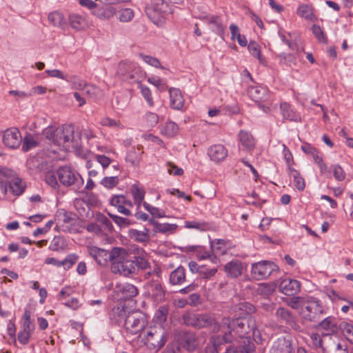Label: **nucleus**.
I'll return each instance as SVG.
<instances>
[{
	"label": "nucleus",
	"mask_w": 353,
	"mask_h": 353,
	"mask_svg": "<svg viewBox=\"0 0 353 353\" xmlns=\"http://www.w3.org/2000/svg\"><path fill=\"white\" fill-rule=\"evenodd\" d=\"M217 272L216 268H206L205 267H202L201 270L199 271V276L200 278L203 279H209L213 276L215 275V274Z\"/></svg>",
	"instance_id": "56"
},
{
	"label": "nucleus",
	"mask_w": 353,
	"mask_h": 353,
	"mask_svg": "<svg viewBox=\"0 0 353 353\" xmlns=\"http://www.w3.org/2000/svg\"><path fill=\"white\" fill-rule=\"evenodd\" d=\"M117 74L125 81L137 83L141 82L146 75L145 72L137 63L127 61L119 62Z\"/></svg>",
	"instance_id": "6"
},
{
	"label": "nucleus",
	"mask_w": 353,
	"mask_h": 353,
	"mask_svg": "<svg viewBox=\"0 0 353 353\" xmlns=\"http://www.w3.org/2000/svg\"><path fill=\"white\" fill-rule=\"evenodd\" d=\"M69 21L70 26L76 30H80L85 25V19L77 14H70Z\"/></svg>",
	"instance_id": "37"
},
{
	"label": "nucleus",
	"mask_w": 353,
	"mask_h": 353,
	"mask_svg": "<svg viewBox=\"0 0 353 353\" xmlns=\"http://www.w3.org/2000/svg\"><path fill=\"white\" fill-rule=\"evenodd\" d=\"M166 166L168 168V172L170 174L180 176L182 175L183 173V169L178 168L176 165L173 164L171 162H168L166 163Z\"/></svg>",
	"instance_id": "62"
},
{
	"label": "nucleus",
	"mask_w": 353,
	"mask_h": 353,
	"mask_svg": "<svg viewBox=\"0 0 353 353\" xmlns=\"http://www.w3.org/2000/svg\"><path fill=\"white\" fill-rule=\"evenodd\" d=\"M183 323L196 329L209 328L212 332L216 333L221 327V322L219 323L214 314L186 312L182 317Z\"/></svg>",
	"instance_id": "4"
},
{
	"label": "nucleus",
	"mask_w": 353,
	"mask_h": 353,
	"mask_svg": "<svg viewBox=\"0 0 353 353\" xmlns=\"http://www.w3.org/2000/svg\"><path fill=\"white\" fill-rule=\"evenodd\" d=\"M69 81L71 82L72 85V88L76 90H84L85 87L86 86L87 83L86 82L81 79H79L77 77H72Z\"/></svg>",
	"instance_id": "61"
},
{
	"label": "nucleus",
	"mask_w": 353,
	"mask_h": 353,
	"mask_svg": "<svg viewBox=\"0 0 353 353\" xmlns=\"http://www.w3.org/2000/svg\"><path fill=\"white\" fill-rule=\"evenodd\" d=\"M139 87L141 90L142 95L145 99L149 105L153 106L154 102L150 90L148 87L141 84V82L139 83Z\"/></svg>",
	"instance_id": "52"
},
{
	"label": "nucleus",
	"mask_w": 353,
	"mask_h": 353,
	"mask_svg": "<svg viewBox=\"0 0 353 353\" xmlns=\"http://www.w3.org/2000/svg\"><path fill=\"white\" fill-rule=\"evenodd\" d=\"M48 20L53 26L61 28L63 27L66 23L63 15L58 11L50 12L48 14Z\"/></svg>",
	"instance_id": "32"
},
{
	"label": "nucleus",
	"mask_w": 353,
	"mask_h": 353,
	"mask_svg": "<svg viewBox=\"0 0 353 353\" xmlns=\"http://www.w3.org/2000/svg\"><path fill=\"white\" fill-rule=\"evenodd\" d=\"M84 90L85 94L91 98H95L99 96L101 93V90L93 85H86Z\"/></svg>",
	"instance_id": "53"
},
{
	"label": "nucleus",
	"mask_w": 353,
	"mask_h": 353,
	"mask_svg": "<svg viewBox=\"0 0 353 353\" xmlns=\"http://www.w3.org/2000/svg\"><path fill=\"white\" fill-rule=\"evenodd\" d=\"M134 11L130 8L121 9L118 12V19L121 22H129L134 17Z\"/></svg>",
	"instance_id": "41"
},
{
	"label": "nucleus",
	"mask_w": 353,
	"mask_h": 353,
	"mask_svg": "<svg viewBox=\"0 0 353 353\" xmlns=\"http://www.w3.org/2000/svg\"><path fill=\"white\" fill-rule=\"evenodd\" d=\"M170 105L173 109L181 110L184 105V99L181 91L177 88H170Z\"/></svg>",
	"instance_id": "24"
},
{
	"label": "nucleus",
	"mask_w": 353,
	"mask_h": 353,
	"mask_svg": "<svg viewBox=\"0 0 353 353\" xmlns=\"http://www.w3.org/2000/svg\"><path fill=\"white\" fill-rule=\"evenodd\" d=\"M306 298L301 296H293L288 299H284L285 303L294 310H299V312L303 307Z\"/></svg>",
	"instance_id": "35"
},
{
	"label": "nucleus",
	"mask_w": 353,
	"mask_h": 353,
	"mask_svg": "<svg viewBox=\"0 0 353 353\" xmlns=\"http://www.w3.org/2000/svg\"><path fill=\"white\" fill-rule=\"evenodd\" d=\"M139 57L142 59V60L145 63H148V65H150L157 68H163L161 65V63H160L159 60L158 59H157L156 57H151L149 55H145L142 53L139 54Z\"/></svg>",
	"instance_id": "47"
},
{
	"label": "nucleus",
	"mask_w": 353,
	"mask_h": 353,
	"mask_svg": "<svg viewBox=\"0 0 353 353\" xmlns=\"http://www.w3.org/2000/svg\"><path fill=\"white\" fill-rule=\"evenodd\" d=\"M37 145L38 142L35 138L32 135L28 134L23 138L22 149L23 151L27 152L36 147Z\"/></svg>",
	"instance_id": "40"
},
{
	"label": "nucleus",
	"mask_w": 353,
	"mask_h": 353,
	"mask_svg": "<svg viewBox=\"0 0 353 353\" xmlns=\"http://www.w3.org/2000/svg\"><path fill=\"white\" fill-rule=\"evenodd\" d=\"M227 243L223 239H216L211 242L210 247L211 250L216 251L218 254H225L226 253L225 250H222V246H225Z\"/></svg>",
	"instance_id": "46"
},
{
	"label": "nucleus",
	"mask_w": 353,
	"mask_h": 353,
	"mask_svg": "<svg viewBox=\"0 0 353 353\" xmlns=\"http://www.w3.org/2000/svg\"><path fill=\"white\" fill-rule=\"evenodd\" d=\"M149 222L154 226V232L159 233L174 232L176 228L177 225L170 223H159L158 221L153 219H150Z\"/></svg>",
	"instance_id": "26"
},
{
	"label": "nucleus",
	"mask_w": 353,
	"mask_h": 353,
	"mask_svg": "<svg viewBox=\"0 0 353 353\" xmlns=\"http://www.w3.org/2000/svg\"><path fill=\"white\" fill-rule=\"evenodd\" d=\"M239 136L240 142L247 150H252L254 147V139L252 134L248 132L241 130L240 131Z\"/></svg>",
	"instance_id": "31"
},
{
	"label": "nucleus",
	"mask_w": 353,
	"mask_h": 353,
	"mask_svg": "<svg viewBox=\"0 0 353 353\" xmlns=\"http://www.w3.org/2000/svg\"><path fill=\"white\" fill-rule=\"evenodd\" d=\"M209 23L214 26V31L219 35H222L224 32V28L221 21L218 16H212L209 20Z\"/></svg>",
	"instance_id": "43"
},
{
	"label": "nucleus",
	"mask_w": 353,
	"mask_h": 353,
	"mask_svg": "<svg viewBox=\"0 0 353 353\" xmlns=\"http://www.w3.org/2000/svg\"><path fill=\"white\" fill-rule=\"evenodd\" d=\"M112 255L113 261L111 263V270L114 274L128 276L138 274L140 271L150 268L148 254L139 247L132 248L129 251L115 247Z\"/></svg>",
	"instance_id": "1"
},
{
	"label": "nucleus",
	"mask_w": 353,
	"mask_h": 353,
	"mask_svg": "<svg viewBox=\"0 0 353 353\" xmlns=\"http://www.w3.org/2000/svg\"><path fill=\"white\" fill-rule=\"evenodd\" d=\"M318 327L331 332H334L337 330V327L334 322L333 319L330 316L325 318L323 321H321L319 323Z\"/></svg>",
	"instance_id": "38"
},
{
	"label": "nucleus",
	"mask_w": 353,
	"mask_h": 353,
	"mask_svg": "<svg viewBox=\"0 0 353 353\" xmlns=\"http://www.w3.org/2000/svg\"><path fill=\"white\" fill-rule=\"evenodd\" d=\"M42 134L46 139L63 151H75L81 145V136L79 132H75L72 125L57 128L49 126L43 130Z\"/></svg>",
	"instance_id": "3"
},
{
	"label": "nucleus",
	"mask_w": 353,
	"mask_h": 353,
	"mask_svg": "<svg viewBox=\"0 0 353 353\" xmlns=\"http://www.w3.org/2000/svg\"><path fill=\"white\" fill-rule=\"evenodd\" d=\"M139 337L148 348L154 350H159L166 341L161 326L147 327L139 334Z\"/></svg>",
	"instance_id": "7"
},
{
	"label": "nucleus",
	"mask_w": 353,
	"mask_h": 353,
	"mask_svg": "<svg viewBox=\"0 0 353 353\" xmlns=\"http://www.w3.org/2000/svg\"><path fill=\"white\" fill-rule=\"evenodd\" d=\"M116 288L117 294L121 299H132L139 293L137 288L130 283L120 284L117 285Z\"/></svg>",
	"instance_id": "20"
},
{
	"label": "nucleus",
	"mask_w": 353,
	"mask_h": 353,
	"mask_svg": "<svg viewBox=\"0 0 353 353\" xmlns=\"http://www.w3.org/2000/svg\"><path fill=\"white\" fill-rule=\"evenodd\" d=\"M312 29V32L320 42L327 43V37L319 26L314 25Z\"/></svg>",
	"instance_id": "58"
},
{
	"label": "nucleus",
	"mask_w": 353,
	"mask_h": 353,
	"mask_svg": "<svg viewBox=\"0 0 353 353\" xmlns=\"http://www.w3.org/2000/svg\"><path fill=\"white\" fill-rule=\"evenodd\" d=\"M95 159L97 162L101 165L103 169L108 168L111 163V159L105 155L97 154Z\"/></svg>",
	"instance_id": "64"
},
{
	"label": "nucleus",
	"mask_w": 353,
	"mask_h": 353,
	"mask_svg": "<svg viewBox=\"0 0 353 353\" xmlns=\"http://www.w3.org/2000/svg\"><path fill=\"white\" fill-rule=\"evenodd\" d=\"M147 296L155 303L159 304L165 300V290L161 281L152 279L145 285Z\"/></svg>",
	"instance_id": "14"
},
{
	"label": "nucleus",
	"mask_w": 353,
	"mask_h": 353,
	"mask_svg": "<svg viewBox=\"0 0 353 353\" xmlns=\"http://www.w3.org/2000/svg\"><path fill=\"white\" fill-rule=\"evenodd\" d=\"M186 281L185 270L181 265L176 268L170 274L169 282L172 285H181Z\"/></svg>",
	"instance_id": "23"
},
{
	"label": "nucleus",
	"mask_w": 353,
	"mask_h": 353,
	"mask_svg": "<svg viewBox=\"0 0 353 353\" xmlns=\"http://www.w3.org/2000/svg\"><path fill=\"white\" fill-rule=\"evenodd\" d=\"M64 248V241L60 236H55L50 245V249L53 251H59L60 250L63 249Z\"/></svg>",
	"instance_id": "54"
},
{
	"label": "nucleus",
	"mask_w": 353,
	"mask_h": 353,
	"mask_svg": "<svg viewBox=\"0 0 353 353\" xmlns=\"http://www.w3.org/2000/svg\"><path fill=\"white\" fill-rule=\"evenodd\" d=\"M297 14L300 17L311 21L314 20L315 18L312 8L305 4H302L299 7Z\"/></svg>",
	"instance_id": "36"
},
{
	"label": "nucleus",
	"mask_w": 353,
	"mask_h": 353,
	"mask_svg": "<svg viewBox=\"0 0 353 353\" xmlns=\"http://www.w3.org/2000/svg\"><path fill=\"white\" fill-rule=\"evenodd\" d=\"M101 125L110 128H121V124L119 121L110 119L109 117H103L100 121Z\"/></svg>",
	"instance_id": "59"
},
{
	"label": "nucleus",
	"mask_w": 353,
	"mask_h": 353,
	"mask_svg": "<svg viewBox=\"0 0 353 353\" xmlns=\"http://www.w3.org/2000/svg\"><path fill=\"white\" fill-rule=\"evenodd\" d=\"M283 117L290 121H298L301 120L300 115L296 113L287 103H282L280 105Z\"/></svg>",
	"instance_id": "27"
},
{
	"label": "nucleus",
	"mask_w": 353,
	"mask_h": 353,
	"mask_svg": "<svg viewBox=\"0 0 353 353\" xmlns=\"http://www.w3.org/2000/svg\"><path fill=\"white\" fill-rule=\"evenodd\" d=\"M249 52L253 57H256L259 62L264 63V58L261 54L260 46L255 41H250L248 46Z\"/></svg>",
	"instance_id": "39"
},
{
	"label": "nucleus",
	"mask_w": 353,
	"mask_h": 353,
	"mask_svg": "<svg viewBox=\"0 0 353 353\" xmlns=\"http://www.w3.org/2000/svg\"><path fill=\"white\" fill-rule=\"evenodd\" d=\"M334 179L339 181H342L345 178V173L343 168L339 165H334L332 166Z\"/></svg>",
	"instance_id": "57"
},
{
	"label": "nucleus",
	"mask_w": 353,
	"mask_h": 353,
	"mask_svg": "<svg viewBox=\"0 0 353 353\" xmlns=\"http://www.w3.org/2000/svg\"><path fill=\"white\" fill-rule=\"evenodd\" d=\"M148 18L158 26L164 23L165 17L169 12V6L164 0H151L145 7Z\"/></svg>",
	"instance_id": "9"
},
{
	"label": "nucleus",
	"mask_w": 353,
	"mask_h": 353,
	"mask_svg": "<svg viewBox=\"0 0 353 353\" xmlns=\"http://www.w3.org/2000/svg\"><path fill=\"white\" fill-rule=\"evenodd\" d=\"M341 327L344 335L352 343H353V325L345 323L341 325Z\"/></svg>",
	"instance_id": "60"
},
{
	"label": "nucleus",
	"mask_w": 353,
	"mask_h": 353,
	"mask_svg": "<svg viewBox=\"0 0 353 353\" xmlns=\"http://www.w3.org/2000/svg\"><path fill=\"white\" fill-rule=\"evenodd\" d=\"M225 272L231 278H237L242 274L243 263L238 259L232 260L224 266Z\"/></svg>",
	"instance_id": "22"
},
{
	"label": "nucleus",
	"mask_w": 353,
	"mask_h": 353,
	"mask_svg": "<svg viewBox=\"0 0 353 353\" xmlns=\"http://www.w3.org/2000/svg\"><path fill=\"white\" fill-rule=\"evenodd\" d=\"M279 267L275 263L269 261H262L252 264L251 273L256 280H261L268 278L273 272H277Z\"/></svg>",
	"instance_id": "13"
},
{
	"label": "nucleus",
	"mask_w": 353,
	"mask_h": 353,
	"mask_svg": "<svg viewBox=\"0 0 353 353\" xmlns=\"http://www.w3.org/2000/svg\"><path fill=\"white\" fill-rule=\"evenodd\" d=\"M208 154L211 160L219 162L225 159L228 151L223 145L216 144L209 148Z\"/></svg>",
	"instance_id": "21"
},
{
	"label": "nucleus",
	"mask_w": 353,
	"mask_h": 353,
	"mask_svg": "<svg viewBox=\"0 0 353 353\" xmlns=\"http://www.w3.org/2000/svg\"><path fill=\"white\" fill-rule=\"evenodd\" d=\"M233 341V337L231 336L230 333L228 332H226L223 335L214 336L210 340L211 345L216 347V349L221 345Z\"/></svg>",
	"instance_id": "28"
},
{
	"label": "nucleus",
	"mask_w": 353,
	"mask_h": 353,
	"mask_svg": "<svg viewBox=\"0 0 353 353\" xmlns=\"http://www.w3.org/2000/svg\"><path fill=\"white\" fill-rule=\"evenodd\" d=\"M8 188L14 195L19 196L23 192L25 186L21 179L15 177L13 170L0 168V188L4 194L7 193Z\"/></svg>",
	"instance_id": "5"
},
{
	"label": "nucleus",
	"mask_w": 353,
	"mask_h": 353,
	"mask_svg": "<svg viewBox=\"0 0 353 353\" xmlns=\"http://www.w3.org/2000/svg\"><path fill=\"white\" fill-rule=\"evenodd\" d=\"M325 313L324 308L319 300L313 298H306L303 307L299 311L302 318L310 322H317Z\"/></svg>",
	"instance_id": "8"
},
{
	"label": "nucleus",
	"mask_w": 353,
	"mask_h": 353,
	"mask_svg": "<svg viewBox=\"0 0 353 353\" xmlns=\"http://www.w3.org/2000/svg\"><path fill=\"white\" fill-rule=\"evenodd\" d=\"M108 215L112 218L114 222L121 228H126L131 224V221L127 218L121 217L110 213H109Z\"/></svg>",
	"instance_id": "49"
},
{
	"label": "nucleus",
	"mask_w": 353,
	"mask_h": 353,
	"mask_svg": "<svg viewBox=\"0 0 353 353\" xmlns=\"http://www.w3.org/2000/svg\"><path fill=\"white\" fill-rule=\"evenodd\" d=\"M275 316L280 323L290 326L295 331H302L301 327L297 322L295 316L285 307H279L276 311Z\"/></svg>",
	"instance_id": "16"
},
{
	"label": "nucleus",
	"mask_w": 353,
	"mask_h": 353,
	"mask_svg": "<svg viewBox=\"0 0 353 353\" xmlns=\"http://www.w3.org/2000/svg\"><path fill=\"white\" fill-rule=\"evenodd\" d=\"M254 321L243 318H236L230 319L229 317H223L221 319V327H226L228 332L230 333L233 340L237 338L241 339L240 344L237 346L231 345L226 350V353H254L255 351V345L251 341L249 337L245 336L248 334L252 328L250 323Z\"/></svg>",
	"instance_id": "2"
},
{
	"label": "nucleus",
	"mask_w": 353,
	"mask_h": 353,
	"mask_svg": "<svg viewBox=\"0 0 353 353\" xmlns=\"http://www.w3.org/2000/svg\"><path fill=\"white\" fill-rule=\"evenodd\" d=\"M185 227L189 229H196L200 231H204L207 230L208 225L204 222L185 221Z\"/></svg>",
	"instance_id": "48"
},
{
	"label": "nucleus",
	"mask_w": 353,
	"mask_h": 353,
	"mask_svg": "<svg viewBox=\"0 0 353 353\" xmlns=\"http://www.w3.org/2000/svg\"><path fill=\"white\" fill-rule=\"evenodd\" d=\"M290 174L294 179V185L299 190H303L305 183L303 178L300 175L299 172L293 168H290Z\"/></svg>",
	"instance_id": "34"
},
{
	"label": "nucleus",
	"mask_w": 353,
	"mask_h": 353,
	"mask_svg": "<svg viewBox=\"0 0 353 353\" xmlns=\"http://www.w3.org/2000/svg\"><path fill=\"white\" fill-rule=\"evenodd\" d=\"M190 251H196L198 257L201 259H205L207 258H210L211 256V254H210L211 251H212L211 250H206L202 248L192 245V246L190 247Z\"/></svg>",
	"instance_id": "55"
},
{
	"label": "nucleus",
	"mask_w": 353,
	"mask_h": 353,
	"mask_svg": "<svg viewBox=\"0 0 353 353\" xmlns=\"http://www.w3.org/2000/svg\"><path fill=\"white\" fill-rule=\"evenodd\" d=\"M146 324V317L143 313L140 312L129 313L124 321L126 330L132 334H136L145 331Z\"/></svg>",
	"instance_id": "11"
},
{
	"label": "nucleus",
	"mask_w": 353,
	"mask_h": 353,
	"mask_svg": "<svg viewBox=\"0 0 353 353\" xmlns=\"http://www.w3.org/2000/svg\"><path fill=\"white\" fill-rule=\"evenodd\" d=\"M57 176L63 185L72 187L75 191L79 190L83 185L81 176L70 167H61L57 170Z\"/></svg>",
	"instance_id": "10"
},
{
	"label": "nucleus",
	"mask_w": 353,
	"mask_h": 353,
	"mask_svg": "<svg viewBox=\"0 0 353 353\" xmlns=\"http://www.w3.org/2000/svg\"><path fill=\"white\" fill-rule=\"evenodd\" d=\"M270 353H294L292 341L285 337L279 338L274 342Z\"/></svg>",
	"instance_id": "19"
},
{
	"label": "nucleus",
	"mask_w": 353,
	"mask_h": 353,
	"mask_svg": "<svg viewBox=\"0 0 353 353\" xmlns=\"http://www.w3.org/2000/svg\"><path fill=\"white\" fill-rule=\"evenodd\" d=\"M181 345L190 352L194 350L198 345L196 334L192 332H184L181 337Z\"/></svg>",
	"instance_id": "25"
},
{
	"label": "nucleus",
	"mask_w": 353,
	"mask_h": 353,
	"mask_svg": "<svg viewBox=\"0 0 353 353\" xmlns=\"http://www.w3.org/2000/svg\"><path fill=\"white\" fill-rule=\"evenodd\" d=\"M2 141L4 145L11 149L17 148L21 143L20 131L16 128H10L3 132Z\"/></svg>",
	"instance_id": "15"
},
{
	"label": "nucleus",
	"mask_w": 353,
	"mask_h": 353,
	"mask_svg": "<svg viewBox=\"0 0 353 353\" xmlns=\"http://www.w3.org/2000/svg\"><path fill=\"white\" fill-rule=\"evenodd\" d=\"M178 130L179 128L176 123L172 121H168L165 123L163 132L168 137H173L177 133Z\"/></svg>",
	"instance_id": "45"
},
{
	"label": "nucleus",
	"mask_w": 353,
	"mask_h": 353,
	"mask_svg": "<svg viewBox=\"0 0 353 353\" xmlns=\"http://www.w3.org/2000/svg\"><path fill=\"white\" fill-rule=\"evenodd\" d=\"M149 232L150 230L145 228L143 231L131 229L129 230V236L137 242H146L150 239Z\"/></svg>",
	"instance_id": "29"
},
{
	"label": "nucleus",
	"mask_w": 353,
	"mask_h": 353,
	"mask_svg": "<svg viewBox=\"0 0 353 353\" xmlns=\"http://www.w3.org/2000/svg\"><path fill=\"white\" fill-rule=\"evenodd\" d=\"M79 259V256L76 254H68L66 258L61 261V263L65 269H70Z\"/></svg>",
	"instance_id": "50"
},
{
	"label": "nucleus",
	"mask_w": 353,
	"mask_h": 353,
	"mask_svg": "<svg viewBox=\"0 0 353 353\" xmlns=\"http://www.w3.org/2000/svg\"><path fill=\"white\" fill-rule=\"evenodd\" d=\"M57 174H55L52 172H48L46 174L45 176V180L46 182L52 187L53 188H58L59 187L58 182H57Z\"/></svg>",
	"instance_id": "51"
},
{
	"label": "nucleus",
	"mask_w": 353,
	"mask_h": 353,
	"mask_svg": "<svg viewBox=\"0 0 353 353\" xmlns=\"http://www.w3.org/2000/svg\"><path fill=\"white\" fill-rule=\"evenodd\" d=\"M90 255L101 265H105L108 261L111 263L113 261L112 253L113 249L108 252V250L99 248L95 246L88 248Z\"/></svg>",
	"instance_id": "17"
},
{
	"label": "nucleus",
	"mask_w": 353,
	"mask_h": 353,
	"mask_svg": "<svg viewBox=\"0 0 353 353\" xmlns=\"http://www.w3.org/2000/svg\"><path fill=\"white\" fill-rule=\"evenodd\" d=\"M235 309L245 311L247 314H252L255 312V307L253 305L248 303H241L236 305Z\"/></svg>",
	"instance_id": "63"
},
{
	"label": "nucleus",
	"mask_w": 353,
	"mask_h": 353,
	"mask_svg": "<svg viewBox=\"0 0 353 353\" xmlns=\"http://www.w3.org/2000/svg\"><path fill=\"white\" fill-rule=\"evenodd\" d=\"M119 182L118 176H105L101 181V184L105 188L112 189L116 187Z\"/></svg>",
	"instance_id": "42"
},
{
	"label": "nucleus",
	"mask_w": 353,
	"mask_h": 353,
	"mask_svg": "<svg viewBox=\"0 0 353 353\" xmlns=\"http://www.w3.org/2000/svg\"><path fill=\"white\" fill-rule=\"evenodd\" d=\"M143 151L139 148H132L127 154L126 161L132 165H138L141 160Z\"/></svg>",
	"instance_id": "30"
},
{
	"label": "nucleus",
	"mask_w": 353,
	"mask_h": 353,
	"mask_svg": "<svg viewBox=\"0 0 353 353\" xmlns=\"http://www.w3.org/2000/svg\"><path fill=\"white\" fill-rule=\"evenodd\" d=\"M112 316L117 322H120L122 319L126 318V311L123 307H114L112 310Z\"/></svg>",
	"instance_id": "44"
},
{
	"label": "nucleus",
	"mask_w": 353,
	"mask_h": 353,
	"mask_svg": "<svg viewBox=\"0 0 353 353\" xmlns=\"http://www.w3.org/2000/svg\"><path fill=\"white\" fill-rule=\"evenodd\" d=\"M279 290L287 296H294L300 291V283L298 281L286 278L279 284Z\"/></svg>",
	"instance_id": "18"
},
{
	"label": "nucleus",
	"mask_w": 353,
	"mask_h": 353,
	"mask_svg": "<svg viewBox=\"0 0 353 353\" xmlns=\"http://www.w3.org/2000/svg\"><path fill=\"white\" fill-rule=\"evenodd\" d=\"M248 94L264 112H268L270 111L269 99L270 95L266 88L262 86H250L248 89Z\"/></svg>",
	"instance_id": "12"
},
{
	"label": "nucleus",
	"mask_w": 353,
	"mask_h": 353,
	"mask_svg": "<svg viewBox=\"0 0 353 353\" xmlns=\"http://www.w3.org/2000/svg\"><path fill=\"white\" fill-rule=\"evenodd\" d=\"M131 193L132 194L135 204L137 207L141 206L145 196V190L143 188H140L137 185L134 184L131 187Z\"/></svg>",
	"instance_id": "33"
}]
</instances>
